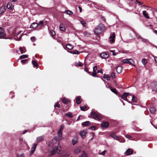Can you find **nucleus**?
<instances>
[{"instance_id":"f257e3e1","label":"nucleus","mask_w":157,"mask_h":157,"mask_svg":"<svg viewBox=\"0 0 157 157\" xmlns=\"http://www.w3.org/2000/svg\"><path fill=\"white\" fill-rule=\"evenodd\" d=\"M105 29V27L102 24H99L95 29L94 32L96 34H100L102 33Z\"/></svg>"},{"instance_id":"f03ea898","label":"nucleus","mask_w":157,"mask_h":157,"mask_svg":"<svg viewBox=\"0 0 157 157\" xmlns=\"http://www.w3.org/2000/svg\"><path fill=\"white\" fill-rule=\"evenodd\" d=\"M91 117L94 119L98 120H100L102 118L101 115L99 113L94 111V109H93L90 113Z\"/></svg>"},{"instance_id":"7ed1b4c3","label":"nucleus","mask_w":157,"mask_h":157,"mask_svg":"<svg viewBox=\"0 0 157 157\" xmlns=\"http://www.w3.org/2000/svg\"><path fill=\"white\" fill-rule=\"evenodd\" d=\"M61 149V145L59 144H58L57 147L53 148L52 150L51 151V154L52 155L55 154L56 153L59 154Z\"/></svg>"},{"instance_id":"20e7f679","label":"nucleus","mask_w":157,"mask_h":157,"mask_svg":"<svg viewBox=\"0 0 157 157\" xmlns=\"http://www.w3.org/2000/svg\"><path fill=\"white\" fill-rule=\"evenodd\" d=\"M110 136L114 139L119 141L121 143H123L125 142V140H124L123 141H121L120 139V137L117 136L115 133H112L110 134Z\"/></svg>"},{"instance_id":"39448f33","label":"nucleus","mask_w":157,"mask_h":157,"mask_svg":"<svg viewBox=\"0 0 157 157\" xmlns=\"http://www.w3.org/2000/svg\"><path fill=\"white\" fill-rule=\"evenodd\" d=\"M115 34L114 33H111L109 38V41L111 44H113L115 41Z\"/></svg>"},{"instance_id":"423d86ee","label":"nucleus","mask_w":157,"mask_h":157,"mask_svg":"<svg viewBox=\"0 0 157 157\" xmlns=\"http://www.w3.org/2000/svg\"><path fill=\"white\" fill-rule=\"evenodd\" d=\"M123 63H128L130 65H133L134 62L133 60L132 59H124L122 60Z\"/></svg>"},{"instance_id":"0eeeda50","label":"nucleus","mask_w":157,"mask_h":157,"mask_svg":"<svg viewBox=\"0 0 157 157\" xmlns=\"http://www.w3.org/2000/svg\"><path fill=\"white\" fill-rule=\"evenodd\" d=\"M6 34L4 33V29L0 27V39H6L5 37Z\"/></svg>"},{"instance_id":"6e6552de","label":"nucleus","mask_w":157,"mask_h":157,"mask_svg":"<svg viewBox=\"0 0 157 157\" xmlns=\"http://www.w3.org/2000/svg\"><path fill=\"white\" fill-rule=\"evenodd\" d=\"M37 144L36 143H34L33 144L31 150L30 151V155H32L36 149V147L37 146Z\"/></svg>"},{"instance_id":"1a4fd4ad","label":"nucleus","mask_w":157,"mask_h":157,"mask_svg":"<svg viewBox=\"0 0 157 157\" xmlns=\"http://www.w3.org/2000/svg\"><path fill=\"white\" fill-rule=\"evenodd\" d=\"M109 125V124L107 121L103 122L101 124V127L103 128H108Z\"/></svg>"},{"instance_id":"9d476101","label":"nucleus","mask_w":157,"mask_h":157,"mask_svg":"<svg viewBox=\"0 0 157 157\" xmlns=\"http://www.w3.org/2000/svg\"><path fill=\"white\" fill-rule=\"evenodd\" d=\"M152 90L153 91H157V82L152 83Z\"/></svg>"},{"instance_id":"9b49d317","label":"nucleus","mask_w":157,"mask_h":157,"mask_svg":"<svg viewBox=\"0 0 157 157\" xmlns=\"http://www.w3.org/2000/svg\"><path fill=\"white\" fill-rule=\"evenodd\" d=\"M100 56L101 57L104 59H107L109 56L108 54L105 52H103L101 53Z\"/></svg>"},{"instance_id":"f8f14e48","label":"nucleus","mask_w":157,"mask_h":157,"mask_svg":"<svg viewBox=\"0 0 157 157\" xmlns=\"http://www.w3.org/2000/svg\"><path fill=\"white\" fill-rule=\"evenodd\" d=\"M62 101L63 103L65 104H67L70 102V101L69 99L65 98H63L62 99Z\"/></svg>"},{"instance_id":"ddd939ff","label":"nucleus","mask_w":157,"mask_h":157,"mask_svg":"<svg viewBox=\"0 0 157 157\" xmlns=\"http://www.w3.org/2000/svg\"><path fill=\"white\" fill-rule=\"evenodd\" d=\"M133 153L132 150L130 148H128L125 152V154L127 155H128L132 154Z\"/></svg>"},{"instance_id":"4468645a","label":"nucleus","mask_w":157,"mask_h":157,"mask_svg":"<svg viewBox=\"0 0 157 157\" xmlns=\"http://www.w3.org/2000/svg\"><path fill=\"white\" fill-rule=\"evenodd\" d=\"M86 132L84 130L81 131L79 132V134L83 138H84L85 137L86 134Z\"/></svg>"},{"instance_id":"2eb2a0df","label":"nucleus","mask_w":157,"mask_h":157,"mask_svg":"<svg viewBox=\"0 0 157 157\" xmlns=\"http://www.w3.org/2000/svg\"><path fill=\"white\" fill-rule=\"evenodd\" d=\"M44 137L43 136H41L37 137L36 139V142L39 143L41 142L44 140Z\"/></svg>"},{"instance_id":"dca6fc26","label":"nucleus","mask_w":157,"mask_h":157,"mask_svg":"<svg viewBox=\"0 0 157 157\" xmlns=\"http://www.w3.org/2000/svg\"><path fill=\"white\" fill-rule=\"evenodd\" d=\"M143 16L146 18L149 19L150 17L148 15V13L146 12V11L144 10L142 12Z\"/></svg>"},{"instance_id":"f3484780","label":"nucleus","mask_w":157,"mask_h":157,"mask_svg":"<svg viewBox=\"0 0 157 157\" xmlns=\"http://www.w3.org/2000/svg\"><path fill=\"white\" fill-rule=\"evenodd\" d=\"M78 141V138L77 136L74 137V138L72 140V143L73 145H74L77 143Z\"/></svg>"},{"instance_id":"a211bd4d","label":"nucleus","mask_w":157,"mask_h":157,"mask_svg":"<svg viewBox=\"0 0 157 157\" xmlns=\"http://www.w3.org/2000/svg\"><path fill=\"white\" fill-rule=\"evenodd\" d=\"M7 7L9 9L12 10L13 8V6L11 3L8 2L7 5Z\"/></svg>"},{"instance_id":"6ab92c4d","label":"nucleus","mask_w":157,"mask_h":157,"mask_svg":"<svg viewBox=\"0 0 157 157\" xmlns=\"http://www.w3.org/2000/svg\"><path fill=\"white\" fill-rule=\"evenodd\" d=\"M76 102L78 104H80L82 102L81 96H78L77 98H76Z\"/></svg>"},{"instance_id":"aec40b11","label":"nucleus","mask_w":157,"mask_h":157,"mask_svg":"<svg viewBox=\"0 0 157 157\" xmlns=\"http://www.w3.org/2000/svg\"><path fill=\"white\" fill-rule=\"evenodd\" d=\"M19 49L21 54L25 53L26 52V50L25 47H20Z\"/></svg>"},{"instance_id":"412c9836","label":"nucleus","mask_w":157,"mask_h":157,"mask_svg":"<svg viewBox=\"0 0 157 157\" xmlns=\"http://www.w3.org/2000/svg\"><path fill=\"white\" fill-rule=\"evenodd\" d=\"M6 10L5 6H2L0 8V14H2Z\"/></svg>"},{"instance_id":"4be33fe9","label":"nucleus","mask_w":157,"mask_h":157,"mask_svg":"<svg viewBox=\"0 0 157 157\" xmlns=\"http://www.w3.org/2000/svg\"><path fill=\"white\" fill-rule=\"evenodd\" d=\"M82 125L84 126H89L90 124V122L88 121H87L82 123Z\"/></svg>"},{"instance_id":"5701e85b","label":"nucleus","mask_w":157,"mask_h":157,"mask_svg":"<svg viewBox=\"0 0 157 157\" xmlns=\"http://www.w3.org/2000/svg\"><path fill=\"white\" fill-rule=\"evenodd\" d=\"M110 89L112 92L114 93L115 94H116L117 95H118L119 96V94L117 91L116 89H114V88H112V87H110Z\"/></svg>"},{"instance_id":"b1692460","label":"nucleus","mask_w":157,"mask_h":157,"mask_svg":"<svg viewBox=\"0 0 157 157\" xmlns=\"http://www.w3.org/2000/svg\"><path fill=\"white\" fill-rule=\"evenodd\" d=\"M38 23H33L31 25L30 27L31 28H34L37 27L38 26Z\"/></svg>"},{"instance_id":"393cba45","label":"nucleus","mask_w":157,"mask_h":157,"mask_svg":"<svg viewBox=\"0 0 157 157\" xmlns=\"http://www.w3.org/2000/svg\"><path fill=\"white\" fill-rule=\"evenodd\" d=\"M127 94L126 93H124L123 95L121 96V98L124 100L125 101H127Z\"/></svg>"},{"instance_id":"a878e982","label":"nucleus","mask_w":157,"mask_h":157,"mask_svg":"<svg viewBox=\"0 0 157 157\" xmlns=\"http://www.w3.org/2000/svg\"><path fill=\"white\" fill-rule=\"evenodd\" d=\"M122 69V68L121 66H118L117 68L116 71L118 73H120L121 72Z\"/></svg>"},{"instance_id":"bb28decb","label":"nucleus","mask_w":157,"mask_h":157,"mask_svg":"<svg viewBox=\"0 0 157 157\" xmlns=\"http://www.w3.org/2000/svg\"><path fill=\"white\" fill-rule=\"evenodd\" d=\"M59 27L60 28V30L61 31H65V28L64 27V26H63V24H60Z\"/></svg>"},{"instance_id":"cd10ccee","label":"nucleus","mask_w":157,"mask_h":157,"mask_svg":"<svg viewBox=\"0 0 157 157\" xmlns=\"http://www.w3.org/2000/svg\"><path fill=\"white\" fill-rule=\"evenodd\" d=\"M110 76L108 75L104 74L103 78L107 80H109Z\"/></svg>"},{"instance_id":"c85d7f7f","label":"nucleus","mask_w":157,"mask_h":157,"mask_svg":"<svg viewBox=\"0 0 157 157\" xmlns=\"http://www.w3.org/2000/svg\"><path fill=\"white\" fill-rule=\"evenodd\" d=\"M73 48V45H71L70 44H68L66 45V48L68 49L71 50Z\"/></svg>"},{"instance_id":"c756f323","label":"nucleus","mask_w":157,"mask_h":157,"mask_svg":"<svg viewBox=\"0 0 157 157\" xmlns=\"http://www.w3.org/2000/svg\"><path fill=\"white\" fill-rule=\"evenodd\" d=\"M64 13L66 14L69 15H71L73 13V12L72 11L69 10H65L64 11Z\"/></svg>"},{"instance_id":"7c9ffc66","label":"nucleus","mask_w":157,"mask_h":157,"mask_svg":"<svg viewBox=\"0 0 157 157\" xmlns=\"http://www.w3.org/2000/svg\"><path fill=\"white\" fill-rule=\"evenodd\" d=\"M65 115L66 116L68 117H69L71 118H72L73 117L72 114L69 112L66 113L65 114Z\"/></svg>"},{"instance_id":"2f4dec72","label":"nucleus","mask_w":157,"mask_h":157,"mask_svg":"<svg viewBox=\"0 0 157 157\" xmlns=\"http://www.w3.org/2000/svg\"><path fill=\"white\" fill-rule=\"evenodd\" d=\"M156 111V110L154 107H151L150 109V111L151 113H154Z\"/></svg>"},{"instance_id":"473e14b6","label":"nucleus","mask_w":157,"mask_h":157,"mask_svg":"<svg viewBox=\"0 0 157 157\" xmlns=\"http://www.w3.org/2000/svg\"><path fill=\"white\" fill-rule=\"evenodd\" d=\"M32 64H33V67H37L38 66V64L37 62L35 61H32Z\"/></svg>"},{"instance_id":"72a5a7b5","label":"nucleus","mask_w":157,"mask_h":157,"mask_svg":"<svg viewBox=\"0 0 157 157\" xmlns=\"http://www.w3.org/2000/svg\"><path fill=\"white\" fill-rule=\"evenodd\" d=\"M141 7H145L146 8H149L150 9L149 10H153L155 9L153 8L149 7L148 6H146L144 5H143L141 6Z\"/></svg>"},{"instance_id":"f704fd0d","label":"nucleus","mask_w":157,"mask_h":157,"mask_svg":"<svg viewBox=\"0 0 157 157\" xmlns=\"http://www.w3.org/2000/svg\"><path fill=\"white\" fill-rule=\"evenodd\" d=\"M28 55H23L21 56L20 57V59L27 58L28 57Z\"/></svg>"},{"instance_id":"c9c22d12","label":"nucleus","mask_w":157,"mask_h":157,"mask_svg":"<svg viewBox=\"0 0 157 157\" xmlns=\"http://www.w3.org/2000/svg\"><path fill=\"white\" fill-rule=\"evenodd\" d=\"M80 109L82 111H86L87 110L86 109V106L85 105L80 106Z\"/></svg>"},{"instance_id":"e433bc0d","label":"nucleus","mask_w":157,"mask_h":157,"mask_svg":"<svg viewBox=\"0 0 157 157\" xmlns=\"http://www.w3.org/2000/svg\"><path fill=\"white\" fill-rule=\"evenodd\" d=\"M80 151V149L78 147H77L74 150V152L77 154L79 153Z\"/></svg>"},{"instance_id":"4c0bfd02","label":"nucleus","mask_w":157,"mask_h":157,"mask_svg":"<svg viewBox=\"0 0 157 157\" xmlns=\"http://www.w3.org/2000/svg\"><path fill=\"white\" fill-rule=\"evenodd\" d=\"M132 101L134 102H137V98L136 97L132 96Z\"/></svg>"},{"instance_id":"58836bf2","label":"nucleus","mask_w":157,"mask_h":157,"mask_svg":"<svg viewBox=\"0 0 157 157\" xmlns=\"http://www.w3.org/2000/svg\"><path fill=\"white\" fill-rule=\"evenodd\" d=\"M75 65L76 66H78L79 67H82L83 65V64L81 62L79 61L78 63H75Z\"/></svg>"},{"instance_id":"ea45409f","label":"nucleus","mask_w":157,"mask_h":157,"mask_svg":"<svg viewBox=\"0 0 157 157\" xmlns=\"http://www.w3.org/2000/svg\"><path fill=\"white\" fill-rule=\"evenodd\" d=\"M28 61V59H23L21 61V62L22 63V64H24L25 63H27Z\"/></svg>"},{"instance_id":"a19ab883","label":"nucleus","mask_w":157,"mask_h":157,"mask_svg":"<svg viewBox=\"0 0 157 157\" xmlns=\"http://www.w3.org/2000/svg\"><path fill=\"white\" fill-rule=\"evenodd\" d=\"M62 131H60L59 130L58 131V136L59 137H61L62 135Z\"/></svg>"},{"instance_id":"79ce46f5","label":"nucleus","mask_w":157,"mask_h":157,"mask_svg":"<svg viewBox=\"0 0 157 157\" xmlns=\"http://www.w3.org/2000/svg\"><path fill=\"white\" fill-rule=\"evenodd\" d=\"M134 0H129V2H128V4L130 6H132L133 4V2Z\"/></svg>"},{"instance_id":"37998d69","label":"nucleus","mask_w":157,"mask_h":157,"mask_svg":"<svg viewBox=\"0 0 157 157\" xmlns=\"http://www.w3.org/2000/svg\"><path fill=\"white\" fill-rule=\"evenodd\" d=\"M142 62L144 65H145L147 63L146 60L145 59H143L142 60Z\"/></svg>"},{"instance_id":"c03bdc74","label":"nucleus","mask_w":157,"mask_h":157,"mask_svg":"<svg viewBox=\"0 0 157 157\" xmlns=\"http://www.w3.org/2000/svg\"><path fill=\"white\" fill-rule=\"evenodd\" d=\"M54 107H57L58 108H59L60 107V105L59 104V102H57L55 105Z\"/></svg>"},{"instance_id":"a18cd8bd","label":"nucleus","mask_w":157,"mask_h":157,"mask_svg":"<svg viewBox=\"0 0 157 157\" xmlns=\"http://www.w3.org/2000/svg\"><path fill=\"white\" fill-rule=\"evenodd\" d=\"M50 33H51V35L52 36H54L55 35V32L53 30H51V31H50Z\"/></svg>"},{"instance_id":"49530a36","label":"nucleus","mask_w":157,"mask_h":157,"mask_svg":"<svg viewBox=\"0 0 157 157\" xmlns=\"http://www.w3.org/2000/svg\"><path fill=\"white\" fill-rule=\"evenodd\" d=\"M84 35L86 36H89L90 35V33L85 31L84 33Z\"/></svg>"},{"instance_id":"de8ad7c7","label":"nucleus","mask_w":157,"mask_h":157,"mask_svg":"<svg viewBox=\"0 0 157 157\" xmlns=\"http://www.w3.org/2000/svg\"><path fill=\"white\" fill-rule=\"evenodd\" d=\"M141 39L142 40V41L143 42L146 43L148 41L147 40L144 38H143L142 37Z\"/></svg>"},{"instance_id":"09e8293b","label":"nucleus","mask_w":157,"mask_h":157,"mask_svg":"<svg viewBox=\"0 0 157 157\" xmlns=\"http://www.w3.org/2000/svg\"><path fill=\"white\" fill-rule=\"evenodd\" d=\"M44 22L43 21H40L39 22L38 24V25H40V26H42L43 25Z\"/></svg>"},{"instance_id":"8fccbe9b","label":"nucleus","mask_w":157,"mask_h":157,"mask_svg":"<svg viewBox=\"0 0 157 157\" xmlns=\"http://www.w3.org/2000/svg\"><path fill=\"white\" fill-rule=\"evenodd\" d=\"M68 155H69V154L68 153H65V154H64L63 153L62 155V157H66Z\"/></svg>"},{"instance_id":"3c124183","label":"nucleus","mask_w":157,"mask_h":157,"mask_svg":"<svg viewBox=\"0 0 157 157\" xmlns=\"http://www.w3.org/2000/svg\"><path fill=\"white\" fill-rule=\"evenodd\" d=\"M83 151V152H84V151ZM86 153L84 154V153H83V154L79 156V157H86Z\"/></svg>"},{"instance_id":"603ef678","label":"nucleus","mask_w":157,"mask_h":157,"mask_svg":"<svg viewBox=\"0 0 157 157\" xmlns=\"http://www.w3.org/2000/svg\"><path fill=\"white\" fill-rule=\"evenodd\" d=\"M97 75V72H93L92 74H90V75H92L93 76L95 77H96Z\"/></svg>"},{"instance_id":"864d4df0","label":"nucleus","mask_w":157,"mask_h":157,"mask_svg":"<svg viewBox=\"0 0 157 157\" xmlns=\"http://www.w3.org/2000/svg\"><path fill=\"white\" fill-rule=\"evenodd\" d=\"M136 1L139 4L138 5L139 6H140V5H142L144 4L143 2H140V1H139L137 0H136Z\"/></svg>"},{"instance_id":"5fc2aeb1","label":"nucleus","mask_w":157,"mask_h":157,"mask_svg":"<svg viewBox=\"0 0 157 157\" xmlns=\"http://www.w3.org/2000/svg\"><path fill=\"white\" fill-rule=\"evenodd\" d=\"M97 66H95L93 67V72H96V71L97 70Z\"/></svg>"},{"instance_id":"6e6d98bb","label":"nucleus","mask_w":157,"mask_h":157,"mask_svg":"<svg viewBox=\"0 0 157 157\" xmlns=\"http://www.w3.org/2000/svg\"><path fill=\"white\" fill-rule=\"evenodd\" d=\"M106 152V151L104 150L103 151H102L101 153H100V155H104L105 154V152Z\"/></svg>"},{"instance_id":"4d7b16f0","label":"nucleus","mask_w":157,"mask_h":157,"mask_svg":"<svg viewBox=\"0 0 157 157\" xmlns=\"http://www.w3.org/2000/svg\"><path fill=\"white\" fill-rule=\"evenodd\" d=\"M73 54H79V52L77 50H74V51Z\"/></svg>"},{"instance_id":"13d9d810","label":"nucleus","mask_w":157,"mask_h":157,"mask_svg":"<svg viewBox=\"0 0 157 157\" xmlns=\"http://www.w3.org/2000/svg\"><path fill=\"white\" fill-rule=\"evenodd\" d=\"M111 76L113 78H115V74H114V73L113 72H112L111 73Z\"/></svg>"},{"instance_id":"bf43d9fd","label":"nucleus","mask_w":157,"mask_h":157,"mask_svg":"<svg viewBox=\"0 0 157 157\" xmlns=\"http://www.w3.org/2000/svg\"><path fill=\"white\" fill-rule=\"evenodd\" d=\"M31 40L32 41H33V42L34 41L36 40L35 37L33 36V37H31Z\"/></svg>"},{"instance_id":"052dcab7","label":"nucleus","mask_w":157,"mask_h":157,"mask_svg":"<svg viewBox=\"0 0 157 157\" xmlns=\"http://www.w3.org/2000/svg\"><path fill=\"white\" fill-rule=\"evenodd\" d=\"M125 137L127 138H129V139H130V138H132V136H130V135H126L125 136Z\"/></svg>"},{"instance_id":"680f3d73","label":"nucleus","mask_w":157,"mask_h":157,"mask_svg":"<svg viewBox=\"0 0 157 157\" xmlns=\"http://www.w3.org/2000/svg\"><path fill=\"white\" fill-rule=\"evenodd\" d=\"M84 71L87 72L88 73H89L90 74V72L88 71V68L87 67H85L84 69Z\"/></svg>"},{"instance_id":"e2e57ef3","label":"nucleus","mask_w":157,"mask_h":157,"mask_svg":"<svg viewBox=\"0 0 157 157\" xmlns=\"http://www.w3.org/2000/svg\"><path fill=\"white\" fill-rule=\"evenodd\" d=\"M81 24H82V25L84 26H85V25L86 24V23L85 22V21H81Z\"/></svg>"},{"instance_id":"0e129e2a","label":"nucleus","mask_w":157,"mask_h":157,"mask_svg":"<svg viewBox=\"0 0 157 157\" xmlns=\"http://www.w3.org/2000/svg\"><path fill=\"white\" fill-rule=\"evenodd\" d=\"M17 157H25V156L23 154H21L20 155H17Z\"/></svg>"},{"instance_id":"69168bd1","label":"nucleus","mask_w":157,"mask_h":157,"mask_svg":"<svg viewBox=\"0 0 157 157\" xmlns=\"http://www.w3.org/2000/svg\"><path fill=\"white\" fill-rule=\"evenodd\" d=\"M89 129H90L94 130L95 129V127L94 126L90 127Z\"/></svg>"},{"instance_id":"338daca9","label":"nucleus","mask_w":157,"mask_h":157,"mask_svg":"<svg viewBox=\"0 0 157 157\" xmlns=\"http://www.w3.org/2000/svg\"><path fill=\"white\" fill-rule=\"evenodd\" d=\"M97 73H102V70H98L97 71Z\"/></svg>"},{"instance_id":"774afa93","label":"nucleus","mask_w":157,"mask_h":157,"mask_svg":"<svg viewBox=\"0 0 157 157\" xmlns=\"http://www.w3.org/2000/svg\"><path fill=\"white\" fill-rule=\"evenodd\" d=\"M136 36L137 38H138L141 39L142 38L141 36H140L139 34H136Z\"/></svg>"}]
</instances>
